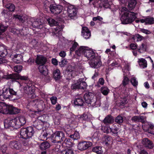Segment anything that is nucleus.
<instances>
[{"label":"nucleus","instance_id":"1","mask_svg":"<svg viewBox=\"0 0 154 154\" xmlns=\"http://www.w3.org/2000/svg\"><path fill=\"white\" fill-rule=\"evenodd\" d=\"M84 55L88 60H91L90 65L91 67L97 68L101 66L100 56L96 57L95 52L92 49L87 47V48L84 53Z\"/></svg>","mask_w":154,"mask_h":154},{"label":"nucleus","instance_id":"2","mask_svg":"<svg viewBox=\"0 0 154 154\" xmlns=\"http://www.w3.org/2000/svg\"><path fill=\"white\" fill-rule=\"evenodd\" d=\"M121 11L123 12L121 19L122 23L123 24L131 23L136 18L135 13L128 11L125 7L122 8Z\"/></svg>","mask_w":154,"mask_h":154},{"label":"nucleus","instance_id":"3","mask_svg":"<svg viewBox=\"0 0 154 154\" xmlns=\"http://www.w3.org/2000/svg\"><path fill=\"white\" fill-rule=\"evenodd\" d=\"M84 99L85 102L93 107L100 106V103L99 100H97L94 94L91 92H87L84 95Z\"/></svg>","mask_w":154,"mask_h":154},{"label":"nucleus","instance_id":"4","mask_svg":"<svg viewBox=\"0 0 154 154\" xmlns=\"http://www.w3.org/2000/svg\"><path fill=\"white\" fill-rule=\"evenodd\" d=\"M34 131L32 127L22 128L20 131V137L23 138H31L33 135Z\"/></svg>","mask_w":154,"mask_h":154},{"label":"nucleus","instance_id":"5","mask_svg":"<svg viewBox=\"0 0 154 154\" xmlns=\"http://www.w3.org/2000/svg\"><path fill=\"white\" fill-rule=\"evenodd\" d=\"M53 142L55 143H60L63 141L65 138V134L62 131H57L52 135Z\"/></svg>","mask_w":154,"mask_h":154},{"label":"nucleus","instance_id":"6","mask_svg":"<svg viewBox=\"0 0 154 154\" xmlns=\"http://www.w3.org/2000/svg\"><path fill=\"white\" fill-rule=\"evenodd\" d=\"M17 122L16 117L14 119L8 118L4 120L5 127L6 128H8L10 127H12L15 129L19 128Z\"/></svg>","mask_w":154,"mask_h":154},{"label":"nucleus","instance_id":"7","mask_svg":"<svg viewBox=\"0 0 154 154\" xmlns=\"http://www.w3.org/2000/svg\"><path fill=\"white\" fill-rule=\"evenodd\" d=\"M129 66L128 65H125L123 69L124 76L121 85H122L123 86L124 88L129 82V79L127 76L129 75L130 74V72H129Z\"/></svg>","mask_w":154,"mask_h":154},{"label":"nucleus","instance_id":"8","mask_svg":"<svg viewBox=\"0 0 154 154\" xmlns=\"http://www.w3.org/2000/svg\"><path fill=\"white\" fill-rule=\"evenodd\" d=\"M87 85L85 82L84 78L79 79L76 83L73 84L71 86V88L72 89L78 88L85 89L86 88Z\"/></svg>","mask_w":154,"mask_h":154},{"label":"nucleus","instance_id":"9","mask_svg":"<svg viewBox=\"0 0 154 154\" xmlns=\"http://www.w3.org/2000/svg\"><path fill=\"white\" fill-rule=\"evenodd\" d=\"M7 79H11L12 81H15L16 80L20 79L22 80H26L28 79L26 76H22L17 74H10L7 75L5 77Z\"/></svg>","mask_w":154,"mask_h":154},{"label":"nucleus","instance_id":"10","mask_svg":"<svg viewBox=\"0 0 154 154\" xmlns=\"http://www.w3.org/2000/svg\"><path fill=\"white\" fill-rule=\"evenodd\" d=\"M23 86L24 92L27 94L29 97L32 98H34L35 95L34 93V90L33 89L32 87L27 84Z\"/></svg>","mask_w":154,"mask_h":154},{"label":"nucleus","instance_id":"11","mask_svg":"<svg viewBox=\"0 0 154 154\" xmlns=\"http://www.w3.org/2000/svg\"><path fill=\"white\" fill-rule=\"evenodd\" d=\"M92 145V143L90 142L83 141L79 142L77 147L78 149L82 151L86 149Z\"/></svg>","mask_w":154,"mask_h":154},{"label":"nucleus","instance_id":"12","mask_svg":"<svg viewBox=\"0 0 154 154\" xmlns=\"http://www.w3.org/2000/svg\"><path fill=\"white\" fill-rule=\"evenodd\" d=\"M143 130L148 133L154 135V125L151 123H146L143 125Z\"/></svg>","mask_w":154,"mask_h":154},{"label":"nucleus","instance_id":"13","mask_svg":"<svg viewBox=\"0 0 154 154\" xmlns=\"http://www.w3.org/2000/svg\"><path fill=\"white\" fill-rule=\"evenodd\" d=\"M67 13L68 16L72 19L75 17L77 13L76 8L73 5H69L67 8Z\"/></svg>","mask_w":154,"mask_h":154},{"label":"nucleus","instance_id":"14","mask_svg":"<svg viewBox=\"0 0 154 154\" xmlns=\"http://www.w3.org/2000/svg\"><path fill=\"white\" fill-rule=\"evenodd\" d=\"M8 99L12 100L11 95H10L8 88H7L3 89L2 94L0 93V99L2 100H4Z\"/></svg>","mask_w":154,"mask_h":154},{"label":"nucleus","instance_id":"15","mask_svg":"<svg viewBox=\"0 0 154 154\" xmlns=\"http://www.w3.org/2000/svg\"><path fill=\"white\" fill-rule=\"evenodd\" d=\"M9 146L12 149L18 150L21 149V144L19 141L13 140L9 142Z\"/></svg>","mask_w":154,"mask_h":154},{"label":"nucleus","instance_id":"16","mask_svg":"<svg viewBox=\"0 0 154 154\" xmlns=\"http://www.w3.org/2000/svg\"><path fill=\"white\" fill-rule=\"evenodd\" d=\"M42 119H43V116H39L34 122V125L38 129H40L43 127L44 121Z\"/></svg>","mask_w":154,"mask_h":154},{"label":"nucleus","instance_id":"17","mask_svg":"<svg viewBox=\"0 0 154 154\" xmlns=\"http://www.w3.org/2000/svg\"><path fill=\"white\" fill-rule=\"evenodd\" d=\"M9 105H7L6 103L0 102V113L3 114H8Z\"/></svg>","mask_w":154,"mask_h":154},{"label":"nucleus","instance_id":"18","mask_svg":"<svg viewBox=\"0 0 154 154\" xmlns=\"http://www.w3.org/2000/svg\"><path fill=\"white\" fill-rule=\"evenodd\" d=\"M142 143L144 146L149 149L152 148L153 146L152 142L147 138L143 139Z\"/></svg>","mask_w":154,"mask_h":154},{"label":"nucleus","instance_id":"19","mask_svg":"<svg viewBox=\"0 0 154 154\" xmlns=\"http://www.w3.org/2000/svg\"><path fill=\"white\" fill-rule=\"evenodd\" d=\"M82 35L84 38L86 39L89 38L91 35L90 31L86 27H82Z\"/></svg>","mask_w":154,"mask_h":154},{"label":"nucleus","instance_id":"20","mask_svg":"<svg viewBox=\"0 0 154 154\" xmlns=\"http://www.w3.org/2000/svg\"><path fill=\"white\" fill-rule=\"evenodd\" d=\"M46 58L42 55H38L36 62L37 64L44 65L46 62Z\"/></svg>","mask_w":154,"mask_h":154},{"label":"nucleus","instance_id":"21","mask_svg":"<svg viewBox=\"0 0 154 154\" xmlns=\"http://www.w3.org/2000/svg\"><path fill=\"white\" fill-rule=\"evenodd\" d=\"M140 22L143 23H145L146 24H151L154 23V19L153 17L148 16L145 19L140 20Z\"/></svg>","mask_w":154,"mask_h":154},{"label":"nucleus","instance_id":"22","mask_svg":"<svg viewBox=\"0 0 154 154\" xmlns=\"http://www.w3.org/2000/svg\"><path fill=\"white\" fill-rule=\"evenodd\" d=\"M29 104L32 106H34L35 108L37 107L40 109L42 104H43V101L42 100H35L31 101Z\"/></svg>","mask_w":154,"mask_h":154},{"label":"nucleus","instance_id":"23","mask_svg":"<svg viewBox=\"0 0 154 154\" xmlns=\"http://www.w3.org/2000/svg\"><path fill=\"white\" fill-rule=\"evenodd\" d=\"M38 69L40 73L42 75L46 76L48 75V70L46 66L44 65H40Z\"/></svg>","mask_w":154,"mask_h":154},{"label":"nucleus","instance_id":"24","mask_svg":"<svg viewBox=\"0 0 154 154\" xmlns=\"http://www.w3.org/2000/svg\"><path fill=\"white\" fill-rule=\"evenodd\" d=\"M17 121V123L18 124L19 128L21 126L24 125L26 123V118L23 116H20L16 117Z\"/></svg>","mask_w":154,"mask_h":154},{"label":"nucleus","instance_id":"25","mask_svg":"<svg viewBox=\"0 0 154 154\" xmlns=\"http://www.w3.org/2000/svg\"><path fill=\"white\" fill-rule=\"evenodd\" d=\"M9 114H16L20 112V110L12 105H9L8 110Z\"/></svg>","mask_w":154,"mask_h":154},{"label":"nucleus","instance_id":"26","mask_svg":"<svg viewBox=\"0 0 154 154\" xmlns=\"http://www.w3.org/2000/svg\"><path fill=\"white\" fill-rule=\"evenodd\" d=\"M13 60L14 62L17 63H19L23 61V57L20 54H15L13 58Z\"/></svg>","mask_w":154,"mask_h":154},{"label":"nucleus","instance_id":"27","mask_svg":"<svg viewBox=\"0 0 154 154\" xmlns=\"http://www.w3.org/2000/svg\"><path fill=\"white\" fill-rule=\"evenodd\" d=\"M31 23L32 26L34 27L41 29L43 27L42 23L39 20L34 21L33 22L31 21Z\"/></svg>","mask_w":154,"mask_h":154},{"label":"nucleus","instance_id":"28","mask_svg":"<svg viewBox=\"0 0 154 154\" xmlns=\"http://www.w3.org/2000/svg\"><path fill=\"white\" fill-rule=\"evenodd\" d=\"M137 62L142 68H144L147 66V63L146 60L144 58H140L138 59Z\"/></svg>","mask_w":154,"mask_h":154},{"label":"nucleus","instance_id":"29","mask_svg":"<svg viewBox=\"0 0 154 154\" xmlns=\"http://www.w3.org/2000/svg\"><path fill=\"white\" fill-rule=\"evenodd\" d=\"M48 134L46 130H44L42 131L40 136L39 137V139L41 140L45 141L48 139Z\"/></svg>","mask_w":154,"mask_h":154},{"label":"nucleus","instance_id":"30","mask_svg":"<svg viewBox=\"0 0 154 154\" xmlns=\"http://www.w3.org/2000/svg\"><path fill=\"white\" fill-rule=\"evenodd\" d=\"M8 54L7 50L6 47L3 45H0V56L5 57Z\"/></svg>","mask_w":154,"mask_h":154},{"label":"nucleus","instance_id":"31","mask_svg":"<svg viewBox=\"0 0 154 154\" xmlns=\"http://www.w3.org/2000/svg\"><path fill=\"white\" fill-rule=\"evenodd\" d=\"M86 48H87L86 46H81L76 51V54L78 56H80L83 54L84 55V53L86 51Z\"/></svg>","mask_w":154,"mask_h":154},{"label":"nucleus","instance_id":"32","mask_svg":"<svg viewBox=\"0 0 154 154\" xmlns=\"http://www.w3.org/2000/svg\"><path fill=\"white\" fill-rule=\"evenodd\" d=\"M74 103L75 105L82 106H83L84 102L81 97L77 98L74 100Z\"/></svg>","mask_w":154,"mask_h":154},{"label":"nucleus","instance_id":"33","mask_svg":"<svg viewBox=\"0 0 154 154\" xmlns=\"http://www.w3.org/2000/svg\"><path fill=\"white\" fill-rule=\"evenodd\" d=\"M113 118L111 116L108 115L105 118L103 122L104 124L107 125L112 123L113 122Z\"/></svg>","mask_w":154,"mask_h":154},{"label":"nucleus","instance_id":"34","mask_svg":"<svg viewBox=\"0 0 154 154\" xmlns=\"http://www.w3.org/2000/svg\"><path fill=\"white\" fill-rule=\"evenodd\" d=\"M53 75L54 79L56 80L59 79L61 78L60 71L58 69H56L54 70Z\"/></svg>","mask_w":154,"mask_h":154},{"label":"nucleus","instance_id":"35","mask_svg":"<svg viewBox=\"0 0 154 154\" xmlns=\"http://www.w3.org/2000/svg\"><path fill=\"white\" fill-rule=\"evenodd\" d=\"M63 142V145L65 147H70L73 145V143L69 139L66 138L64 139Z\"/></svg>","mask_w":154,"mask_h":154},{"label":"nucleus","instance_id":"36","mask_svg":"<svg viewBox=\"0 0 154 154\" xmlns=\"http://www.w3.org/2000/svg\"><path fill=\"white\" fill-rule=\"evenodd\" d=\"M92 151L97 154H102L103 151L102 149V147L100 146H96L93 148Z\"/></svg>","mask_w":154,"mask_h":154},{"label":"nucleus","instance_id":"37","mask_svg":"<svg viewBox=\"0 0 154 154\" xmlns=\"http://www.w3.org/2000/svg\"><path fill=\"white\" fill-rule=\"evenodd\" d=\"M136 4V0H129L128 6L130 10H132L134 8Z\"/></svg>","mask_w":154,"mask_h":154},{"label":"nucleus","instance_id":"38","mask_svg":"<svg viewBox=\"0 0 154 154\" xmlns=\"http://www.w3.org/2000/svg\"><path fill=\"white\" fill-rule=\"evenodd\" d=\"M73 140H76L80 138V135L78 132L75 131L74 134L71 135L69 136Z\"/></svg>","mask_w":154,"mask_h":154},{"label":"nucleus","instance_id":"39","mask_svg":"<svg viewBox=\"0 0 154 154\" xmlns=\"http://www.w3.org/2000/svg\"><path fill=\"white\" fill-rule=\"evenodd\" d=\"M50 146V145L49 143L47 142H45L42 143L41 144L40 148L41 149L44 150L49 148Z\"/></svg>","mask_w":154,"mask_h":154},{"label":"nucleus","instance_id":"40","mask_svg":"<svg viewBox=\"0 0 154 154\" xmlns=\"http://www.w3.org/2000/svg\"><path fill=\"white\" fill-rule=\"evenodd\" d=\"M10 31L11 32L13 33L14 34H18L20 33L22 35H26V34H24L23 33V34L21 33V32H22L23 31H24V30L23 29L19 31L17 29H16L11 28L10 29Z\"/></svg>","mask_w":154,"mask_h":154},{"label":"nucleus","instance_id":"41","mask_svg":"<svg viewBox=\"0 0 154 154\" xmlns=\"http://www.w3.org/2000/svg\"><path fill=\"white\" fill-rule=\"evenodd\" d=\"M62 7L61 6H57V7L55 11H52V13L55 14H58L62 11Z\"/></svg>","mask_w":154,"mask_h":154},{"label":"nucleus","instance_id":"42","mask_svg":"<svg viewBox=\"0 0 154 154\" xmlns=\"http://www.w3.org/2000/svg\"><path fill=\"white\" fill-rule=\"evenodd\" d=\"M5 7L11 11H14L15 9L14 5L11 3H9L7 4L5 6Z\"/></svg>","mask_w":154,"mask_h":154},{"label":"nucleus","instance_id":"43","mask_svg":"<svg viewBox=\"0 0 154 154\" xmlns=\"http://www.w3.org/2000/svg\"><path fill=\"white\" fill-rule=\"evenodd\" d=\"M101 93L105 95L108 94L109 92V90L106 87H103L100 88Z\"/></svg>","mask_w":154,"mask_h":154},{"label":"nucleus","instance_id":"44","mask_svg":"<svg viewBox=\"0 0 154 154\" xmlns=\"http://www.w3.org/2000/svg\"><path fill=\"white\" fill-rule=\"evenodd\" d=\"M133 38L135 41L139 42L141 41L143 39V37L139 34H137L134 35Z\"/></svg>","mask_w":154,"mask_h":154},{"label":"nucleus","instance_id":"45","mask_svg":"<svg viewBox=\"0 0 154 154\" xmlns=\"http://www.w3.org/2000/svg\"><path fill=\"white\" fill-rule=\"evenodd\" d=\"M47 21L51 26H53L57 25V23L54 19L51 18L47 19Z\"/></svg>","mask_w":154,"mask_h":154},{"label":"nucleus","instance_id":"46","mask_svg":"<svg viewBox=\"0 0 154 154\" xmlns=\"http://www.w3.org/2000/svg\"><path fill=\"white\" fill-rule=\"evenodd\" d=\"M14 17L16 19H18L20 22H23L25 20V18L23 15H14Z\"/></svg>","mask_w":154,"mask_h":154},{"label":"nucleus","instance_id":"47","mask_svg":"<svg viewBox=\"0 0 154 154\" xmlns=\"http://www.w3.org/2000/svg\"><path fill=\"white\" fill-rule=\"evenodd\" d=\"M130 82L132 85L134 87H136L137 86L138 82L135 77H134L131 78L130 79Z\"/></svg>","mask_w":154,"mask_h":154},{"label":"nucleus","instance_id":"48","mask_svg":"<svg viewBox=\"0 0 154 154\" xmlns=\"http://www.w3.org/2000/svg\"><path fill=\"white\" fill-rule=\"evenodd\" d=\"M8 28V26H4V25L0 24V35L5 32Z\"/></svg>","mask_w":154,"mask_h":154},{"label":"nucleus","instance_id":"49","mask_svg":"<svg viewBox=\"0 0 154 154\" xmlns=\"http://www.w3.org/2000/svg\"><path fill=\"white\" fill-rule=\"evenodd\" d=\"M61 154H74L73 150L71 149H67L62 151Z\"/></svg>","mask_w":154,"mask_h":154},{"label":"nucleus","instance_id":"50","mask_svg":"<svg viewBox=\"0 0 154 154\" xmlns=\"http://www.w3.org/2000/svg\"><path fill=\"white\" fill-rule=\"evenodd\" d=\"M23 67L21 65H17L14 67V70L15 72L20 73L22 70Z\"/></svg>","mask_w":154,"mask_h":154},{"label":"nucleus","instance_id":"51","mask_svg":"<svg viewBox=\"0 0 154 154\" xmlns=\"http://www.w3.org/2000/svg\"><path fill=\"white\" fill-rule=\"evenodd\" d=\"M10 93V95H11L12 100H14V99H13L14 96H16L17 95V92L14 91L13 89L11 88H8Z\"/></svg>","mask_w":154,"mask_h":154},{"label":"nucleus","instance_id":"52","mask_svg":"<svg viewBox=\"0 0 154 154\" xmlns=\"http://www.w3.org/2000/svg\"><path fill=\"white\" fill-rule=\"evenodd\" d=\"M146 50V46L143 43H142L138 49V51L140 53H141L145 52Z\"/></svg>","mask_w":154,"mask_h":154},{"label":"nucleus","instance_id":"53","mask_svg":"<svg viewBox=\"0 0 154 154\" xmlns=\"http://www.w3.org/2000/svg\"><path fill=\"white\" fill-rule=\"evenodd\" d=\"M24 140L23 141V143L24 146H29L31 142L29 138H24Z\"/></svg>","mask_w":154,"mask_h":154},{"label":"nucleus","instance_id":"54","mask_svg":"<svg viewBox=\"0 0 154 154\" xmlns=\"http://www.w3.org/2000/svg\"><path fill=\"white\" fill-rule=\"evenodd\" d=\"M123 121V118L121 116H118L115 119V122L119 124L122 123Z\"/></svg>","mask_w":154,"mask_h":154},{"label":"nucleus","instance_id":"55","mask_svg":"<svg viewBox=\"0 0 154 154\" xmlns=\"http://www.w3.org/2000/svg\"><path fill=\"white\" fill-rule=\"evenodd\" d=\"M104 143L106 145L109 144L110 143L111 138L110 137L106 136L104 138Z\"/></svg>","mask_w":154,"mask_h":154},{"label":"nucleus","instance_id":"56","mask_svg":"<svg viewBox=\"0 0 154 154\" xmlns=\"http://www.w3.org/2000/svg\"><path fill=\"white\" fill-rule=\"evenodd\" d=\"M30 45L32 46V47H35L37 46L38 45V42L35 39H33L30 43Z\"/></svg>","mask_w":154,"mask_h":154},{"label":"nucleus","instance_id":"57","mask_svg":"<svg viewBox=\"0 0 154 154\" xmlns=\"http://www.w3.org/2000/svg\"><path fill=\"white\" fill-rule=\"evenodd\" d=\"M50 100L52 104L53 105H55L56 103L57 100V98L56 97L53 96L50 98Z\"/></svg>","mask_w":154,"mask_h":154},{"label":"nucleus","instance_id":"58","mask_svg":"<svg viewBox=\"0 0 154 154\" xmlns=\"http://www.w3.org/2000/svg\"><path fill=\"white\" fill-rule=\"evenodd\" d=\"M80 119L81 120H86L88 119V115L85 114H84L80 117Z\"/></svg>","mask_w":154,"mask_h":154},{"label":"nucleus","instance_id":"59","mask_svg":"<svg viewBox=\"0 0 154 154\" xmlns=\"http://www.w3.org/2000/svg\"><path fill=\"white\" fill-rule=\"evenodd\" d=\"M49 7L52 13V11L54 10L55 11L56 9V8L57 7V6L55 5H50Z\"/></svg>","mask_w":154,"mask_h":154},{"label":"nucleus","instance_id":"60","mask_svg":"<svg viewBox=\"0 0 154 154\" xmlns=\"http://www.w3.org/2000/svg\"><path fill=\"white\" fill-rule=\"evenodd\" d=\"M7 149V147L6 145H3L1 147V149L3 153H5Z\"/></svg>","mask_w":154,"mask_h":154},{"label":"nucleus","instance_id":"61","mask_svg":"<svg viewBox=\"0 0 154 154\" xmlns=\"http://www.w3.org/2000/svg\"><path fill=\"white\" fill-rule=\"evenodd\" d=\"M78 45V44L77 43L75 42L72 45V47L70 48V51H73L75 50Z\"/></svg>","mask_w":154,"mask_h":154},{"label":"nucleus","instance_id":"62","mask_svg":"<svg viewBox=\"0 0 154 154\" xmlns=\"http://www.w3.org/2000/svg\"><path fill=\"white\" fill-rule=\"evenodd\" d=\"M103 20V18L99 16H98L97 17H95L93 18V21H96L97 20H98L100 21H101Z\"/></svg>","mask_w":154,"mask_h":154},{"label":"nucleus","instance_id":"63","mask_svg":"<svg viewBox=\"0 0 154 154\" xmlns=\"http://www.w3.org/2000/svg\"><path fill=\"white\" fill-rule=\"evenodd\" d=\"M138 116H134L133 117L131 120L134 122H138L139 121Z\"/></svg>","mask_w":154,"mask_h":154},{"label":"nucleus","instance_id":"64","mask_svg":"<svg viewBox=\"0 0 154 154\" xmlns=\"http://www.w3.org/2000/svg\"><path fill=\"white\" fill-rule=\"evenodd\" d=\"M131 48L133 49H135L137 48V45L135 44L132 43L130 45Z\"/></svg>","mask_w":154,"mask_h":154}]
</instances>
